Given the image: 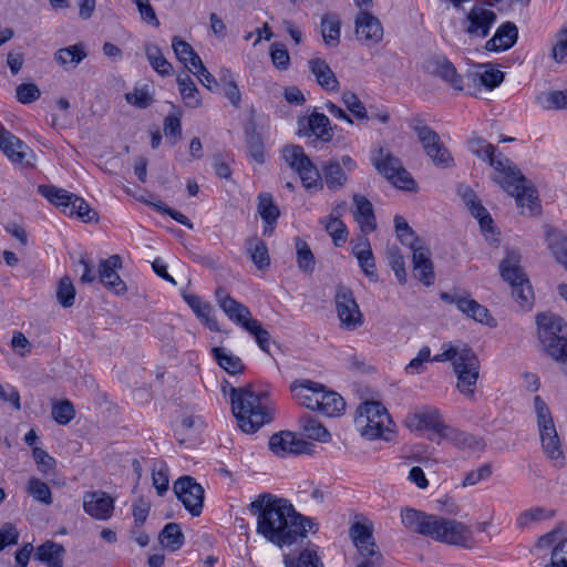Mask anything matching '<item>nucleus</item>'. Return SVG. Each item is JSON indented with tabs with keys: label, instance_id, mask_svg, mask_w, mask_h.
Segmentation results:
<instances>
[{
	"label": "nucleus",
	"instance_id": "5701e85b",
	"mask_svg": "<svg viewBox=\"0 0 567 567\" xmlns=\"http://www.w3.org/2000/svg\"><path fill=\"white\" fill-rule=\"evenodd\" d=\"M322 385L321 383L303 379L295 381L290 385V390L299 405L317 411Z\"/></svg>",
	"mask_w": 567,
	"mask_h": 567
},
{
	"label": "nucleus",
	"instance_id": "37998d69",
	"mask_svg": "<svg viewBox=\"0 0 567 567\" xmlns=\"http://www.w3.org/2000/svg\"><path fill=\"white\" fill-rule=\"evenodd\" d=\"M247 252L249 254L255 266L262 270L270 264L268 247L266 243L258 238H249L246 241Z\"/></svg>",
	"mask_w": 567,
	"mask_h": 567
},
{
	"label": "nucleus",
	"instance_id": "c756f323",
	"mask_svg": "<svg viewBox=\"0 0 567 567\" xmlns=\"http://www.w3.org/2000/svg\"><path fill=\"white\" fill-rule=\"evenodd\" d=\"M518 39V29L513 22L501 24L494 37L485 43V49L491 52H501L511 49Z\"/></svg>",
	"mask_w": 567,
	"mask_h": 567
},
{
	"label": "nucleus",
	"instance_id": "473e14b6",
	"mask_svg": "<svg viewBox=\"0 0 567 567\" xmlns=\"http://www.w3.org/2000/svg\"><path fill=\"white\" fill-rule=\"evenodd\" d=\"M309 68L315 75L318 84L327 91H337L339 81L329 64L322 59H312L309 61Z\"/></svg>",
	"mask_w": 567,
	"mask_h": 567
},
{
	"label": "nucleus",
	"instance_id": "774afa93",
	"mask_svg": "<svg viewBox=\"0 0 567 567\" xmlns=\"http://www.w3.org/2000/svg\"><path fill=\"white\" fill-rule=\"evenodd\" d=\"M544 567H567V537L559 540L550 554V561Z\"/></svg>",
	"mask_w": 567,
	"mask_h": 567
},
{
	"label": "nucleus",
	"instance_id": "2eb2a0df",
	"mask_svg": "<svg viewBox=\"0 0 567 567\" xmlns=\"http://www.w3.org/2000/svg\"><path fill=\"white\" fill-rule=\"evenodd\" d=\"M177 498L192 516H199L204 505V488L190 476L179 477L173 486Z\"/></svg>",
	"mask_w": 567,
	"mask_h": 567
},
{
	"label": "nucleus",
	"instance_id": "4be33fe9",
	"mask_svg": "<svg viewBox=\"0 0 567 567\" xmlns=\"http://www.w3.org/2000/svg\"><path fill=\"white\" fill-rule=\"evenodd\" d=\"M122 268V258L120 255H112L107 259L101 260L99 277L105 288L116 295L126 291V285L117 275L116 269Z\"/></svg>",
	"mask_w": 567,
	"mask_h": 567
},
{
	"label": "nucleus",
	"instance_id": "20e7f679",
	"mask_svg": "<svg viewBox=\"0 0 567 567\" xmlns=\"http://www.w3.org/2000/svg\"><path fill=\"white\" fill-rule=\"evenodd\" d=\"M264 396L250 386L230 388L231 411L243 432L255 433L272 420L274 409L264 401Z\"/></svg>",
	"mask_w": 567,
	"mask_h": 567
},
{
	"label": "nucleus",
	"instance_id": "49530a36",
	"mask_svg": "<svg viewBox=\"0 0 567 567\" xmlns=\"http://www.w3.org/2000/svg\"><path fill=\"white\" fill-rule=\"evenodd\" d=\"M85 56L84 47L80 43L62 48L54 54L55 61L63 68H75Z\"/></svg>",
	"mask_w": 567,
	"mask_h": 567
},
{
	"label": "nucleus",
	"instance_id": "6e6552de",
	"mask_svg": "<svg viewBox=\"0 0 567 567\" xmlns=\"http://www.w3.org/2000/svg\"><path fill=\"white\" fill-rule=\"evenodd\" d=\"M355 424L360 427L362 436L368 440H389L392 421L380 402L367 401L358 408Z\"/></svg>",
	"mask_w": 567,
	"mask_h": 567
},
{
	"label": "nucleus",
	"instance_id": "7ed1b4c3",
	"mask_svg": "<svg viewBox=\"0 0 567 567\" xmlns=\"http://www.w3.org/2000/svg\"><path fill=\"white\" fill-rule=\"evenodd\" d=\"M401 520L409 530L436 542L464 548H472L475 545L471 528L455 519L405 507L401 511Z\"/></svg>",
	"mask_w": 567,
	"mask_h": 567
},
{
	"label": "nucleus",
	"instance_id": "bb28decb",
	"mask_svg": "<svg viewBox=\"0 0 567 567\" xmlns=\"http://www.w3.org/2000/svg\"><path fill=\"white\" fill-rule=\"evenodd\" d=\"M457 194L470 209L471 214L478 220L483 230L491 228L493 219L486 208L482 205L475 192L467 185H460Z\"/></svg>",
	"mask_w": 567,
	"mask_h": 567
},
{
	"label": "nucleus",
	"instance_id": "0eeeda50",
	"mask_svg": "<svg viewBox=\"0 0 567 567\" xmlns=\"http://www.w3.org/2000/svg\"><path fill=\"white\" fill-rule=\"evenodd\" d=\"M520 255L516 250L507 249L499 264V274L504 281L512 287V296L523 310H529L534 305L533 287L520 266Z\"/></svg>",
	"mask_w": 567,
	"mask_h": 567
},
{
	"label": "nucleus",
	"instance_id": "c03bdc74",
	"mask_svg": "<svg viewBox=\"0 0 567 567\" xmlns=\"http://www.w3.org/2000/svg\"><path fill=\"white\" fill-rule=\"evenodd\" d=\"M146 58L151 66L162 76H168L173 73L172 64L163 55L162 50L158 45L147 43L144 47Z\"/></svg>",
	"mask_w": 567,
	"mask_h": 567
},
{
	"label": "nucleus",
	"instance_id": "f704fd0d",
	"mask_svg": "<svg viewBox=\"0 0 567 567\" xmlns=\"http://www.w3.org/2000/svg\"><path fill=\"white\" fill-rule=\"evenodd\" d=\"M64 547L61 544L48 540L37 548L35 559L48 567H62Z\"/></svg>",
	"mask_w": 567,
	"mask_h": 567
},
{
	"label": "nucleus",
	"instance_id": "864d4df0",
	"mask_svg": "<svg viewBox=\"0 0 567 567\" xmlns=\"http://www.w3.org/2000/svg\"><path fill=\"white\" fill-rule=\"evenodd\" d=\"M246 135V144L251 158L257 163H264L265 161V152H264V142L260 136L252 126H247L245 130Z\"/></svg>",
	"mask_w": 567,
	"mask_h": 567
},
{
	"label": "nucleus",
	"instance_id": "4c0bfd02",
	"mask_svg": "<svg viewBox=\"0 0 567 567\" xmlns=\"http://www.w3.org/2000/svg\"><path fill=\"white\" fill-rule=\"evenodd\" d=\"M172 48L177 60L183 63L189 72L203 62L192 45L178 37L173 38Z\"/></svg>",
	"mask_w": 567,
	"mask_h": 567
},
{
	"label": "nucleus",
	"instance_id": "4d7b16f0",
	"mask_svg": "<svg viewBox=\"0 0 567 567\" xmlns=\"http://www.w3.org/2000/svg\"><path fill=\"white\" fill-rule=\"evenodd\" d=\"M27 492L35 501L41 502L44 505L52 504V493L49 485L37 477H31L29 480Z\"/></svg>",
	"mask_w": 567,
	"mask_h": 567
},
{
	"label": "nucleus",
	"instance_id": "b1692460",
	"mask_svg": "<svg viewBox=\"0 0 567 567\" xmlns=\"http://www.w3.org/2000/svg\"><path fill=\"white\" fill-rule=\"evenodd\" d=\"M300 133L305 136L315 135L322 142H330L333 133L330 120L323 113L313 111L307 118L299 122Z\"/></svg>",
	"mask_w": 567,
	"mask_h": 567
},
{
	"label": "nucleus",
	"instance_id": "09e8293b",
	"mask_svg": "<svg viewBox=\"0 0 567 567\" xmlns=\"http://www.w3.org/2000/svg\"><path fill=\"white\" fill-rule=\"evenodd\" d=\"M258 214L261 219L269 226L276 224L280 212L278 206L274 203V197L269 193H260L258 195Z\"/></svg>",
	"mask_w": 567,
	"mask_h": 567
},
{
	"label": "nucleus",
	"instance_id": "393cba45",
	"mask_svg": "<svg viewBox=\"0 0 567 567\" xmlns=\"http://www.w3.org/2000/svg\"><path fill=\"white\" fill-rule=\"evenodd\" d=\"M539 435L545 455L555 467L561 468L566 458L555 425L540 429Z\"/></svg>",
	"mask_w": 567,
	"mask_h": 567
},
{
	"label": "nucleus",
	"instance_id": "9d476101",
	"mask_svg": "<svg viewBox=\"0 0 567 567\" xmlns=\"http://www.w3.org/2000/svg\"><path fill=\"white\" fill-rule=\"evenodd\" d=\"M281 154L288 166L298 174L306 189L322 188L321 173L306 155L302 146L287 145L282 148Z\"/></svg>",
	"mask_w": 567,
	"mask_h": 567
},
{
	"label": "nucleus",
	"instance_id": "3c124183",
	"mask_svg": "<svg viewBox=\"0 0 567 567\" xmlns=\"http://www.w3.org/2000/svg\"><path fill=\"white\" fill-rule=\"evenodd\" d=\"M340 20L337 16H324L321 19V34L329 47H337L340 42Z\"/></svg>",
	"mask_w": 567,
	"mask_h": 567
},
{
	"label": "nucleus",
	"instance_id": "58836bf2",
	"mask_svg": "<svg viewBox=\"0 0 567 567\" xmlns=\"http://www.w3.org/2000/svg\"><path fill=\"white\" fill-rule=\"evenodd\" d=\"M299 427L305 436L320 442L330 441L331 434L316 417L305 414L299 419Z\"/></svg>",
	"mask_w": 567,
	"mask_h": 567
},
{
	"label": "nucleus",
	"instance_id": "f3484780",
	"mask_svg": "<svg viewBox=\"0 0 567 567\" xmlns=\"http://www.w3.org/2000/svg\"><path fill=\"white\" fill-rule=\"evenodd\" d=\"M313 446L312 443L298 437L290 431H281L272 434L269 439V449L280 457L309 454L312 452Z\"/></svg>",
	"mask_w": 567,
	"mask_h": 567
},
{
	"label": "nucleus",
	"instance_id": "f8f14e48",
	"mask_svg": "<svg viewBox=\"0 0 567 567\" xmlns=\"http://www.w3.org/2000/svg\"><path fill=\"white\" fill-rule=\"evenodd\" d=\"M334 303L340 327L343 330L354 331L362 327L364 318L350 288L342 285L338 286Z\"/></svg>",
	"mask_w": 567,
	"mask_h": 567
},
{
	"label": "nucleus",
	"instance_id": "e433bc0d",
	"mask_svg": "<svg viewBox=\"0 0 567 567\" xmlns=\"http://www.w3.org/2000/svg\"><path fill=\"white\" fill-rule=\"evenodd\" d=\"M478 68L482 71H476L467 74V79L473 83H480L485 87L493 90L497 87L504 80V72L495 69L492 64H481Z\"/></svg>",
	"mask_w": 567,
	"mask_h": 567
},
{
	"label": "nucleus",
	"instance_id": "603ef678",
	"mask_svg": "<svg viewBox=\"0 0 567 567\" xmlns=\"http://www.w3.org/2000/svg\"><path fill=\"white\" fill-rule=\"evenodd\" d=\"M394 227L399 240L402 245L414 249L422 245L421 239L415 235L414 230L409 226L404 217L396 215L394 217Z\"/></svg>",
	"mask_w": 567,
	"mask_h": 567
},
{
	"label": "nucleus",
	"instance_id": "423d86ee",
	"mask_svg": "<svg viewBox=\"0 0 567 567\" xmlns=\"http://www.w3.org/2000/svg\"><path fill=\"white\" fill-rule=\"evenodd\" d=\"M215 296L228 319L251 333L260 349L269 353L270 334L258 320L251 318L248 307L230 297L223 287L216 289Z\"/></svg>",
	"mask_w": 567,
	"mask_h": 567
},
{
	"label": "nucleus",
	"instance_id": "69168bd1",
	"mask_svg": "<svg viewBox=\"0 0 567 567\" xmlns=\"http://www.w3.org/2000/svg\"><path fill=\"white\" fill-rule=\"evenodd\" d=\"M74 415L75 411L73 404L68 400L55 403L52 406V416L54 421L61 425L70 423Z\"/></svg>",
	"mask_w": 567,
	"mask_h": 567
},
{
	"label": "nucleus",
	"instance_id": "cd10ccee",
	"mask_svg": "<svg viewBox=\"0 0 567 567\" xmlns=\"http://www.w3.org/2000/svg\"><path fill=\"white\" fill-rule=\"evenodd\" d=\"M427 70L447 82L453 89L463 91L462 76L445 56H434L427 61Z\"/></svg>",
	"mask_w": 567,
	"mask_h": 567
},
{
	"label": "nucleus",
	"instance_id": "8fccbe9b",
	"mask_svg": "<svg viewBox=\"0 0 567 567\" xmlns=\"http://www.w3.org/2000/svg\"><path fill=\"white\" fill-rule=\"evenodd\" d=\"M159 542L172 551L179 549L184 544V535L178 524L168 523L161 532Z\"/></svg>",
	"mask_w": 567,
	"mask_h": 567
},
{
	"label": "nucleus",
	"instance_id": "f257e3e1",
	"mask_svg": "<svg viewBox=\"0 0 567 567\" xmlns=\"http://www.w3.org/2000/svg\"><path fill=\"white\" fill-rule=\"evenodd\" d=\"M249 507L257 515V533L279 547L290 546L306 537L315 525L297 513L287 499L271 494L259 495Z\"/></svg>",
	"mask_w": 567,
	"mask_h": 567
},
{
	"label": "nucleus",
	"instance_id": "9b49d317",
	"mask_svg": "<svg viewBox=\"0 0 567 567\" xmlns=\"http://www.w3.org/2000/svg\"><path fill=\"white\" fill-rule=\"evenodd\" d=\"M350 536L362 559L357 567H380L382 565L383 555L378 549L370 526L354 523L350 528Z\"/></svg>",
	"mask_w": 567,
	"mask_h": 567
},
{
	"label": "nucleus",
	"instance_id": "ea45409f",
	"mask_svg": "<svg viewBox=\"0 0 567 567\" xmlns=\"http://www.w3.org/2000/svg\"><path fill=\"white\" fill-rule=\"evenodd\" d=\"M176 81L185 105L192 109L200 106L199 91L192 78L187 73H181L177 75Z\"/></svg>",
	"mask_w": 567,
	"mask_h": 567
},
{
	"label": "nucleus",
	"instance_id": "ddd939ff",
	"mask_svg": "<svg viewBox=\"0 0 567 567\" xmlns=\"http://www.w3.org/2000/svg\"><path fill=\"white\" fill-rule=\"evenodd\" d=\"M454 372L457 377L456 386L460 392L468 396L473 395L480 374V361L471 348H462Z\"/></svg>",
	"mask_w": 567,
	"mask_h": 567
},
{
	"label": "nucleus",
	"instance_id": "13d9d810",
	"mask_svg": "<svg viewBox=\"0 0 567 567\" xmlns=\"http://www.w3.org/2000/svg\"><path fill=\"white\" fill-rule=\"evenodd\" d=\"M386 259L388 262L393 270L396 279L400 284L406 282V270L404 257L401 254L400 249L396 246L389 247L386 250Z\"/></svg>",
	"mask_w": 567,
	"mask_h": 567
},
{
	"label": "nucleus",
	"instance_id": "6e6d98bb",
	"mask_svg": "<svg viewBox=\"0 0 567 567\" xmlns=\"http://www.w3.org/2000/svg\"><path fill=\"white\" fill-rule=\"evenodd\" d=\"M327 233L332 237L337 247L342 246L348 238L347 227L338 217L330 216L327 220H321Z\"/></svg>",
	"mask_w": 567,
	"mask_h": 567
},
{
	"label": "nucleus",
	"instance_id": "a18cd8bd",
	"mask_svg": "<svg viewBox=\"0 0 567 567\" xmlns=\"http://www.w3.org/2000/svg\"><path fill=\"white\" fill-rule=\"evenodd\" d=\"M456 307L458 310H461L466 316L471 317L475 321H478L481 323L489 324V322L493 320L489 316V312L487 308L480 305L474 299H470L467 297H464L463 300L456 301Z\"/></svg>",
	"mask_w": 567,
	"mask_h": 567
},
{
	"label": "nucleus",
	"instance_id": "aec40b11",
	"mask_svg": "<svg viewBox=\"0 0 567 567\" xmlns=\"http://www.w3.org/2000/svg\"><path fill=\"white\" fill-rule=\"evenodd\" d=\"M357 39L365 45L377 44L383 39V27L380 20L365 10L355 18Z\"/></svg>",
	"mask_w": 567,
	"mask_h": 567
},
{
	"label": "nucleus",
	"instance_id": "72a5a7b5",
	"mask_svg": "<svg viewBox=\"0 0 567 567\" xmlns=\"http://www.w3.org/2000/svg\"><path fill=\"white\" fill-rule=\"evenodd\" d=\"M344 408L346 402L343 398L334 391L327 390L326 386L322 385L317 411L327 416H337L342 413Z\"/></svg>",
	"mask_w": 567,
	"mask_h": 567
},
{
	"label": "nucleus",
	"instance_id": "a19ab883",
	"mask_svg": "<svg viewBox=\"0 0 567 567\" xmlns=\"http://www.w3.org/2000/svg\"><path fill=\"white\" fill-rule=\"evenodd\" d=\"M218 365L230 374L241 373L245 365L241 359L223 347H216L212 350Z\"/></svg>",
	"mask_w": 567,
	"mask_h": 567
},
{
	"label": "nucleus",
	"instance_id": "c9c22d12",
	"mask_svg": "<svg viewBox=\"0 0 567 567\" xmlns=\"http://www.w3.org/2000/svg\"><path fill=\"white\" fill-rule=\"evenodd\" d=\"M0 150L13 163H23L29 151L28 145L11 132L4 134L0 141Z\"/></svg>",
	"mask_w": 567,
	"mask_h": 567
},
{
	"label": "nucleus",
	"instance_id": "2f4dec72",
	"mask_svg": "<svg viewBox=\"0 0 567 567\" xmlns=\"http://www.w3.org/2000/svg\"><path fill=\"white\" fill-rule=\"evenodd\" d=\"M185 302L190 307L197 318L210 330L218 331V323L214 317L212 306L200 297L192 293H183Z\"/></svg>",
	"mask_w": 567,
	"mask_h": 567
},
{
	"label": "nucleus",
	"instance_id": "de8ad7c7",
	"mask_svg": "<svg viewBox=\"0 0 567 567\" xmlns=\"http://www.w3.org/2000/svg\"><path fill=\"white\" fill-rule=\"evenodd\" d=\"M353 254L359 265L368 277H375L374 257L369 240L365 238L362 243L353 247Z\"/></svg>",
	"mask_w": 567,
	"mask_h": 567
},
{
	"label": "nucleus",
	"instance_id": "c85d7f7f",
	"mask_svg": "<svg viewBox=\"0 0 567 567\" xmlns=\"http://www.w3.org/2000/svg\"><path fill=\"white\" fill-rule=\"evenodd\" d=\"M440 439L447 441L455 447L463 451H482L485 446L482 439L449 425H446L445 429H442V435Z\"/></svg>",
	"mask_w": 567,
	"mask_h": 567
},
{
	"label": "nucleus",
	"instance_id": "052dcab7",
	"mask_svg": "<svg viewBox=\"0 0 567 567\" xmlns=\"http://www.w3.org/2000/svg\"><path fill=\"white\" fill-rule=\"evenodd\" d=\"M153 485L159 496L168 489V467L164 462H155L152 467Z\"/></svg>",
	"mask_w": 567,
	"mask_h": 567
},
{
	"label": "nucleus",
	"instance_id": "338daca9",
	"mask_svg": "<svg viewBox=\"0 0 567 567\" xmlns=\"http://www.w3.org/2000/svg\"><path fill=\"white\" fill-rule=\"evenodd\" d=\"M341 100L346 107L359 120L368 118V113L359 97L350 91L342 93Z\"/></svg>",
	"mask_w": 567,
	"mask_h": 567
},
{
	"label": "nucleus",
	"instance_id": "e2e57ef3",
	"mask_svg": "<svg viewBox=\"0 0 567 567\" xmlns=\"http://www.w3.org/2000/svg\"><path fill=\"white\" fill-rule=\"evenodd\" d=\"M538 103L546 110L567 109V90L551 91L537 97Z\"/></svg>",
	"mask_w": 567,
	"mask_h": 567
},
{
	"label": "nucleus",
	"instance_id": "6ab92c4d",
	"mask_svg": "<svg viewBox=\"0 0 567 567\" xmlns=\"http://www.w3.org/2000/svg\"><path fill=\"white\" fill-rule=\"evenodd\" d=\"M496 21V13L489 9L474 6L464 20V31L471 37L485 38Z\"/></svg>",
	"mask_w": 567,
	"mask_h": 567
},
{
	"label": "nucleus",
	"instance_id": "a878e982",
	"mask_svg": "<svg viewBox=\"0 0 567 567\" xmlns=\"http://www.w3.org/2000/svg\"><path fill=\"white\" fill-rule=\"evenodd\" d=\"M413 274L425 286H431L434 282L435 275L433 271V262L431 260V252L427 247L421 245L412 249Z\"/></svg>",
	"mask_w": 567,
	"mask_h": 567
},
{
	"label": "nucleus",
	"instance_id": "f03ea898",
	"mask_svg": "<svg viewBox=\"0 0 567 567\" xmlns=\"http://www.w3.org/2000/svg\"><path fill=\"white\" fill-rule=\"evenodd\" d=\"M470 151L480 159L488 162L494 168L493 179L511 196L515 197L519 208L527 209L529 214L538 210V196L536 189L511 161L502 153L496 154V147L482 137H472L468 141Z\"/></svg>",
	"mask_w": 567,
	"mask_h": 567
},
{
	"label": "nucleus",
	"instance_id": "1a4fd4ad",
	"mask_svg": "<svg viewBox=\"0 0 567 567\" xmlns=\"http://www.w3.org/2000/svg\"><path fill=\"white\" fill-rule=\"evenodd\" d=\"M371 161L375 169L396 188L409 192L416 189V183L411 174L403 167L402 162L390 152L380 147L372 155Z\"/></svg>",
	"mask_w": 567,
	"mask_h": 567
},
{
	"label": "nucleus",
	"instance_id": "412c9836",
	"mask_svg": "<svg viewBox=\"0 0 567 567\" xmlns=\"http://www.w3.org/2000/svg\"><path fill=\"white\" fill-rule=\"evenodd\" d=\"M83 509L91 517L109 519L114 511V499L105 492H87L83 496Z\"/></svg>",
	"mask_w": 567,
	"mask_h": 567
},
{
	"label": "nucleus",
	"instance_id": "39448f33",
	"mask_svg": "<svg viewBox=\"0 0 567 567\" xmlns=\"http://www.w3.org/2000/svg\"><path fill=\"white\" fill-rule=\"evenodd\" d=\"M538 339L545 352L551 357L567 374V322L553 312L536 317Z\"/></svg>",
	"mask_w": 567,
	"mask_h": 567
},
{
	"label": "nucleus",
	"instance_id": "dca6fc26",
	"mask_svg": "<svg viewBox=\"0 0 567 567\" xmlns=\"http://www.w3.org/2000/svg\"><path fill=\"white\" fill-rule=\"evenodd\" d=\"M357 168V163L350 155H343L341 159H329L321 165L323 181L330 190L337 192L344 187L348 182L347 172L351 173Z\"/></svg>",
	"mask_w": 567,
	"mask_h": 567
},
{
	"label": "nucleus",
	"instance_id": "a211bd4d",
	"mask_svg": "<svg viewBox=\"0 0 567 567\" xmlns=\"http://www.w3.org/2000/svg\"><path fill=\"white\" fill-rule=\"evenodd\" d=\"M404 423L411 431L432 430L439 437L442 435V429L446 426L441 420L439 411L427 406L409 413Z\"/></svg>",
	"mask_w": 567,
	"mask_h": 567
},
{
	"label": "nucleus",
	"instance_id": "680f3d73",
	"mask_svg": "<svg viewBox=\"0 0 567 567\" xmlns=\"http://www.w3.org/2000/svg\"><path fill=\"white\" fill-rule=\"evenodd\" d=\"M64 214L71 217L76 216L85 223L91 221L96 216V213L92 210L90 205L76 195L73 198L70 209H64Z\"/></svg>",
	"mask_w": 567,
	"mask_h": 567
},
{
	"label": "nucleus",
	"instance_id": "5fc2aeb1",
	"mask_svg": "<svg viewBox=\"0 0 567 567\" xmlns=\"http://www.w3.org/2000/svg\"><path fill=\"white\" fill-rule=\"evenodd\" d=\"M284 563L286 567H320L321 565L316 551L310 549L302 550L297 557L285 555Z\"/></svg>",
	"mask_w": 567,
	"mask_h": 567
},
{
	"label": "nucleus",
	"instance_id": "79ce46f5",
	"mask_svg": "<svg viewBox=\"0 0 567 567\" xmlns=\"http://www.w3.org/2000/svg\"><path fill=\"white\" fill-rule=\"evenodd\" d=\"M38 192L50 203L60 207L63 214L64 209H70L73 198L75 197L74 194L55 186L40 185Z\"/></svg>",
	"mask_w": 567,
	"mask_h": 567
},
{
	"label": "nucleus",
	"instance_id": "4468645a",
	"mask_svg": "<svg viewBox=\"0 0 567 567\" xmlns=\"http://www.w3.org/2000/svg\"><path fill=\"white\" fill-rule=\"evenodd\" d=\"M414 131L419 141L422 143L426 155L432 159L434 165L444 168L453 165V157L451 153L435 131L426 125L415 126Z\"/></svg>",
	"mask_w": 567,
	"mask_h": 567
},
{
	"label": "nucleus",
	"instance_id": "0e129e2a",
	"mask_svg": "<svg viewBox=\"0 0 567 567\" xmlns=\"http://www.w3.org/2000/svg\"><path fill=\"white\" fill-rule=\"evenodd\" d=\"M56 298L60 305L64 308L72 307L74 305L75 288L69 277L65 276L61 278L56 290Z\"/></svg>",
	"mask_w": 567,
	"mask_h": 567
},
{
	"label": "nucleus",
	"instance_id": "7c9ffc66",
	"mask_svg": "<svg viewBox=\"0 0 567 567\" xmlns=\"http://www.w3.org/2000/svg\"><path fill=\"white\" fill-rule=\"evenodd\" d=\"M355 206L354 219L361 227L363 233H371L377 228L375 216L371 202L363 195L355 194L353 196Z\"/></svg>",
	"mask_w": 567,
	"mask_h": 567
},
{
	"label": "nucleus",
	"instance_id": "bf43d9fd",
	"mask_svg": "<svg viewBox=\"0 0 567 567\" xmlns=\"http://www.w3.org/2000/svg\"><path fill=\"white\" fill-rule=\"evenodd\" d=\"M297 262L300 270L311 274L315 270V257L306 241L297 238Z\"/></svg>",
	"mask_w": 567,
	"mask_h": 567
}]
</instances>
